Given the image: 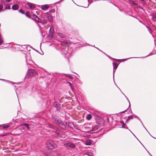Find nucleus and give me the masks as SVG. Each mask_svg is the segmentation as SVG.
Segmentation results:
<instances>
[{
    "label": "nucleus",
    "mask_w": 156,
    "mask_h": 156,
    "mask_svg": "<svg viewBox=\"0 0 156 156\" xmlns=\"http://www.w3.org/2000/svg\"><path fill=\"white\" fill-rule=\"evenodd\" d=\"M143 127L144 128H146L144 126V125H143Z\"/></svg>",
    "instance_id": "c03bdc74"
},
{
    "label": "nucleus",
    "mask_w": 156,
    "mask_h": 156,
    "mask_svg": "<svg viewBox=\"0 0 156 156\" xmlns=\"http://www.w3.org/2000/svg\"><path fill=\"white\" fill-rule=\"evenodd\" d=\"M152 20L156 22V12L152 15Z\"/></svg>",
    "instance_id": "1a4fd4ad"
},
{
    "label": "nucleus",
    "mask_w": 156,
    "mask_h": 156,
    "mask_svg": "<svg viewBox=\"0 0 156 156\" xmlns=\"http://www.w3.org/2000/svg\"><path fill=\"white\" fill-rule=\"evenodd\" d=\"M131 58V57H130V58Z\"/></svg>",
    "instance_id": "4d7b16f0"
},
{
    "label": "nucleus",
    "mask_w": 156,
    "mask_h": 156,
    "mask_svg": "<svg viewBox=\"0 0 156 156\" xmlns=\"http://www.w3.org/2000/svg\"><path fill=\"white\" fill-rule=\"evenodd\" d=\"M19 12L22 14H25L24 12L21 9L19 10Z\"/></svg>",
    "instance_id": "b1692460"
},
{
    "label": "nucleus",
    "mask_w": 156,
    "mask_h": 156,
    "mask_svg": "<svg viewBox=\"0 0 156 156\" xmlns=\"http://www.w3.org/2000/svg\"><path fill=\"white\" fill-rule=\"evenodd\" d=\"M53 129H54L53 131L57 135H59L60 134V130L58 128L56 127H54Z\"/></svg>",
    "instance_id": "423d86ee"
},
{
    "label": "nucleus",
    "mask_w": 156,
    "mask_h": 156,
    "mask_svg": "<svg viewBox=\"0 0 156 156\" xmlns=\"http://www.w3.org/2000/svg\"><path fill=\"white\" fill-rule=\"evenodd\" d=\"M148 133H149V134H150V133H149V132H148Z\"/></svg>",
    "instance_id": "5fc2aeb1"
},
{
    "label": "nucleus",
    "mask_w": 156,
    "mask_h": 156,
    "mask_svg": "<svg viewBox=\"0 0 156 156\" xmlns=\"http://www.w3.org/2000/svg\"><path fill=\"white\" fill-rule=\"evenodd\" d=\"M48 18V20L50 21H51L52 20V18L51 16H49L47 17Z\"/></svg>",
    "instance_id": "412c9836"
},
{
    "label": "nucleus",
    "mask_w": 156,
    "mask_h": 156,
    "mask_svg": "<svg viewBox=\"0 0 156 156\" xmlns=\"http://www.w3.org/2000/svg\"><path fill=\"white\" fill-rule=\"evenodd\" d=\"M27 4L28 5V6H29L30 8L31 9H33L35 7V6L32 3H27Z\"/></svg>",
    "instance_id": "f8f14e48"
},
{
    "label": "nucleus",
    "mask_w": 156,
    "mask_h": 156,
    "mask_svg": "<svg viewBox=\"0 0 156 156\" xmlns=\"http://www.w3.org/2000/svg\"><path fill=\"white\" fill-rule=\"evenodd\" d=\"M54 31V29L52 30L51 28V27L49 29V32H50V34H49L50 35H51V36L53 34V31Z\"/></svg>",
    "instance_id": "dca6fc26"
},
{
    "label": "nucleus",
    "mask_w": 156,
    "mask_h": 156,
    "mask_svg": "<svg viewBox=\"0 0 156 156\" xmlns=\"http://www.w3.org/2000/svg\"><path fill=\"white\" fill-rule=\"evenodd\" d=\"M113 68L116 69L118 67V64L116 62H113Z\"/></svg>",
    "instance_id": "4468645a"
},
{
    "label": "nucleus",
    "mask_w": 156,
    "mask_h": 156,
    "mask_svg": "<svg viewBox=\"0 0 156 156\" xmlns=\"http://www.w3.org/2000/svg\"><path fill=\"white\" fill-rule=\"evenodd\" d=\"M46 145L47 147L49 149H54L55 145L54 142L52 141H49L47 142Z\"/></svg>",
    "instance_id": "f03ea898"
},
{
    "label": "nucleus",
    "mask_w": 156,
    "mask_h": 156,
    "mask_svg": "<svg viewBox=\"0 0 156 156\" xmlns=\"http://www.w3.org/2000/svg\"><path fill=\"white\" fill-rule=\"evenodd\" d=\"M5 8L6 9H10V6L9 5H7Z\"/></svg>",
    "instance_id": "4be33fe9"
},
{
    "label": "nucleus",
    "mask_w": 156,
    "mask_h": 156,
    "mask_svg": "<svg viewBox=\"0 0 156 156\" xmlns=\"http://www.w3.org/2000/svg\"><path fill=\"white\" fill-rule=\"evenodd\" d=\"M91 115L90 114H89L87 116V120H90L91 119Z\"/></svg>",
    "instance_id": "a211bd4d"
},
{
    "label": "nucleus",
    "mask_w": 156,
    "mask_h": 156,
    "mask_svg": "<svg viewBox=\"0 0 156 156\" xmlns=\"http://www.w3.org/2000/svg\"><path fill=\"white\" fill-rule=\"evenodd\" d=\"M58 36H59L60 37L63 38L65 36L64 35V34L62 33H58Z\"/></svg>",
    "instance_id": "f3484780"
},
{
    "label": "nucleus",
    "mask_w": 156,
    "mask_h": 156,
    "mask_svg": "<svg viewBox=\"0 0 156 156\" xmlns=\"http://www.w3.org/2000/svg\"><path fill=\"white\" fill-rule=\"evenodd\" d=\"M67 83H68L69 84V86H70L71 89L72 90H73V87H72V84L71 83V82H67Z\"/></svg>",
    "instance_id": "bb28decb"
},
{
    "label": "nucleus",
    "mask_w": 156,
    "mask_h": 156,
    "mask_svg": "<svg viewBox=\"0 0 156 156\" xmlns=\"http://www.w3.org/2000/svg\"><path fill=\"white\" fill-rule=\"evenodd\" d=\"M72 1H73V0H72Z\"/></svg>",
    "instance_id": "052dcab7"
},
{
    "label": "nucleus",
    "mask_w": 156,
    "mask_h": 156,
    "mask_svg": "<svg viewBox=\"0 0 156 156\" xmlns=\"http://www.w3.org/2000/svg\"><path fill=\"white\" fill-rule=\"evenodd\" d=\"M92 140L88 139H87L86 141L84 142V144L86 145H90L92 144Z\"/></svg>",
    "instance_id": "0eeeda50"
},
{
    "label": "nucleus",
    "mask_w": 156,
    "mask_h": 156,
    "mask_svg": "<svg viewBox=\"0 0 156 156\" xmlns=\"http://www.w3.org/2000/svg\"><path fill=\"white\" fill-rule=\"evenodd\" d=\"M31 18L35 22L41 23L42 20L41 19H39L35 14H33L31 16Z\"/></svg>",
    "instance_id": "7ed1b4c3"
},
{
    "label": "nucleus",
    "mask_w": 156,
    "mask_h": 156,
    "mask_svg": "<svg viewBox=\"0 0 156 156\" xmlns=\"http://www.w3.org/2000/svg\"><path fill=\"white\" fill-rule=\"evenodd\" d=\"M133 115H132L129 116L128 117L127 119L126 120V122H127V123L130 120L133 119Z\"/></svg>",
    "instance_id": "9d476101"
},
{
    "label": "nucleus",
    "mask_w": 156,
    "mask_h": 156,
    "mask_svg": "<svg viewBox=\"0 0 156 156\" xmlns=\"http://www.w3.org/2000/svg\"><path fill=\"white\" fill-rule=\"evenodd\" d=\"M117 125L119 126V127L120 128H125V123L122 121H120L117 122Z\"/></svg>",
    "instance_id": "39448f33"
},
{
    "label": "nucleus",
    "mask_w": 156,
    "mask_h": 156,
    "mask_svg": "<svg viewBox=\"0 0 156 156\" xmlns=\"http://www.w3.org/2000/svg\"><path fill=\"white\" fill-rule=\"evenodd\" d=\"M9 127V126L8 125H7V124L5 125H3V128L4 129L7 128Z\"/></svg>",
    "instance_id": "aec40b11"
},
{
    "label": "nucleus",
    "mask_w": 156,
    "mask_h": 156,
    "mask_svg": "<svg viewBox=\"0 0 156 156\" xmlns=\"http://www.w3.org/2000/svg\"><path fill=\"white\" fill-rule=\"evenodd\" d=\"M126 59H124L123 60H125Z\"/></svg>",
    "instance_id": "6e6d98bb"
},
{
    "label": "nucleus",
    "mask_w": 156,
    "mask_h": 156,
    "mask_svg": "<svg viewBox=\"0 0 156 156\" xmlns=\"http://www.w3.org/2000/svg\"><path fill=\"white\" fill-rule=\"evenodd\" d=\"M148 133H149V134H150V133H149V132H148Z\"/></svg>",
    "instance_id": "864d4df0"
},
{
    "label": "nucleus",
    "mask_w": 156,
    "mask_h": 156,
    "mask_svg": "<svg viewBox=\"0 0 156 156\" xmlns=\"http://www.w3.org/2000/svg\"><path fill=\"white\" fill-rule=\"evenodd\" d=\"M69 147H70L71 148H74L75 147V145H74V144H73L72 143H70Z\"/></svg>",
    "instance_id": "2eb2a0df"
},
{
    "label": "nucleus",
    "mask_w": 156,
    "mask_h": 156,
    "mask_svg": "<svg viewBox=\"0 0 156 156\" xmlns=\"http://www.w3.org/2000/svg\"><path fill=\"white\" fill-rule=\"evenodd\" d=\"M145 129H146V130L147 131V132H148V131H147V129H146V128H145Z\"/></svg>",
    "instance_id": "de8ad7c7"
},
{
    "label": "nucleus",
    "mask_w": 156,
    "mask_h": 156,
    "mask_svg": "<svg viewBox=\"0 0 156 156\" xmlns=\"http://www.w3.org/2000/svg\"><path fill=\"white\" fill-rule=\"evenodd\" d=\"M19 8V6L17 5H13L12 7V9L14 10H17Z\"/></svg>",
    "instance_id": "ddd939ff"
},
{
    "label": "nucleus",
    "mask_w": 156,
    "mask_h": 156,
    "mask_svg": "<svg viewBox=\"0 0 156 156\" xmlns=\"http://www.w3.org/2000/svg\"><path fill=\"white\" fill-rule=\"evenodd\" d=\"M25 15L28 17L29 18H31V17H30V13L28 11L27 12H26V13L25 14Z\"/></svg>",
    "instance_id": "6ab92c4d"
},
{
    "label": "nucleus",
    "mask_w": 156,
    "mask_h": 156,
    "mask_svg": "<svg viewBox=\"0 0 156 156\" xmlns=\"http://www.w3.org/2000/svg\"><path fill=\"white\" fill-rule=\"evenodd\" d=\"M133 115V116H134L138 120H139L140 121V122H141V121L140 120V119L137 116H136L135 115Z\"/></svg>",
    "instance_id": "c85d7f7f"
},
{
    "label": "nucleus",
    "mask_w": 156,
    "mask_h": 156,
    "mask_svg": "<svg viewBox=\"0 0 156 156\" xmlns=\"http://www.w3.org/2000/svg\"><path fill=\"white\" fill-rule=\"evenodd\" d=\"M69 143H66L64 144V146L67 147H69Z\"/></svg>",
    "instance_id": "a878e982"
},
{
    "label": "nucleus",
    "mask_w": 156,
    "mask_h": 156,
    "mask_svg": "<svg viewBox=\"0 0 156 156\" xmlns=\"http://www.w3.org/2000/svg\"><path fill=\"white\" fill-rule=\"evenodd\" d=\"M27 124L25 123H23L21 124V126H27Z\"/></svg>",
    "instance_id": "cd10ccee"
},
{
    "label": "nucleus",
    "mask_w": 156,
    "mask_h": 156,
    "mask_svg": "<svg viewBox=\"0 0 156 156\" xmlns=\"http://www.w3.org/2000/svg\"><path fill=\"white\" fill-rule=\"evenodd\" d=\"M3 9V6L2 5H0V11Z\"/></svg>",
    "instance_id": "473e14b6"
},
{
    "label": "nucleus",
    "mask_w": 156,
    "mask_h": 156,
    "mask_svg": "<svg viewBox=\"0 0 156 156\" xmlns=\"http://www.w3.org/2000/svg\"><path fill=\"white\" fill-rule=\"evenodd\" d=\"M0 80H4V79H0Z\"/></svg>",
    "instance_id": "a19ab883"
},
{
    "label": "nucleus",
    "mask_w": 156,
    "mask_h": 156,
    "mask_svg": "<svg viewBox=\"0 0 156 156\" xmlns=\"http://www.w3.org/2000/svg\"><path fill=\"white\" fill-rule=\"evenodd\" d=\"M126 110H125L124 111H123V112H121V113H123L125 112H126Z\"/></svg>",
    "instance_id": "58836bf2"
},
{
    "label": "nucleus",
    "mask_w": 156,
    "mask_h": 156,
    "mask_svg": "<svg viewBox=\"0 0 156 156\" xmlns=\"http://www.w3.org/2000/svg\"><path fill=\"white\" fill-rule=\"evenodd\" d=\"M98 126H93L92 128V131H94V133H96L98 132Z\"/></svg>",
    "instance_id": "6e6552de"
},
{
    "label": "nucleus",
    "mask_w": 156,
    "mask_h": 156,
    "mask_svg": "<svg viewBox=\"0 0 156 156\" xmlns=\"http://www.w3.org/2000/svg\"><path fill=\"white\" fill-rule=\"evenodd\" d=\"M55 9H52L50 11V12L53 13V12H55Z\"/></svg>",
    "instance_id": "7c9ffc66"
},
{
    "label": "nucleus",
    "mask_w": 156,
    "mask_h": 156,
    "mask_svg": "<svg viewBox=\"0 0 156 156\" xmlns=\"http://www.w3.org/2000/svg\"><path fill=\"white\" fill-rule=\"evenodd\" d=\"M145 129H146V130L147 131V132H148V131H147V129H146V128H145Z\"/></svg>",
    "instance_id": "49530a36"
},
{
    "label": "nucleus",
    "mask_w": 156,
    "mask_h": 156,
    "mask_svg": "<svg viewBox=\"0 0 156 156\" xmlns=\"http://www.w3.org/2000/svg\"><path fill=\"white\" fill-rule=\"evenodd\" d=\"M66 76L68 77L69 78L71 79H73V77L70 76L68 74H66Z\"/></svg>",
    "instance_id": "393cba45"
},
{
    "label": "nucleus",
    "mask_w": 156,
    "mask_h": 156,
    "mask_svg": "<svg viewBox=\"0 0 156 156\" xmlns=\"http://www.w3.org/2000/svg\"><path fill=\"white\" fill-rule=\"evenodd\" d=\"M143 127L144 128H146L144 126V125H143Z\"/></svg>",
    "instance_id": "a18cd8bd"
},
{
    "label": "nucleus",
    "mask_w": 156,
    "mask_h": 156,
    "mask_svg": "<svg viewBox=\"0 0 156 156\" xmlns=\"http://www.w3.org/2000/svg\"><path fill=\"white\" fill-rule=\"evenodd\" d=\"M148 133H149V134H150V133H149V132H148Z\"/></svg>",
    "instance_id": "603ef678"
},
{
    "label": "nucleus",
    "mask_w": 156,
    "mask_h": 156,
    "mask_svg": "<svg viewBox=\"0 0 156 156\" xmlns=\"http://www.w3.org/2000/svg\"><path fill=\"white\" fill-rule=\"evenodd\" d=\"M128 101L129 102V106H130V102H129V100H128Z\"/></svg>",
    "instance_id": "ea45409f"
},
{
    "label": "nucleus",
    "mask_w": 156,
    "mask_h": 156,
    "mask_svg": "<svg viewBox=\"0 0 156 156\" xmlns=\"http://www.w3.org/2000/svg\"><path fill=\"white\" fill-rule=\"evenodd\" d=\"M126 128L128 129V128L127 127Z\"/></svg>",
    "instance_id": "3c124183"
},
{
    "label": "nucleus",
    "mask_w": 156,
    "mask_h": 156,
    "mask_svg": "<svg viewBox=\"0 0 156 156\" xmlns=\"http://www.w3.org/2000/svg\"><path fill=\"white\" fill-rule=\"evenodd\" d=\"M129 130L134 135V136L136 138H137L136 137V136H135V135L129 129Z\"/></svg>",
    "instance_id": "e433bc0d"
},
{
    "label": "nucleus",
    "mask_w": 156,
    "mask_h": 156,
    "mask_svg": "<svg viewBox=\"0 0 156 156\" xmlns=\"http://www.w3.org/2000/svg\"><path fill=\"white\" fill-rule=\"evenodd\" d=\"M36 74V73L35 70L30 69L28 70V75L29 76H32Z\"/></svg>",
    "instance_id": "20e7f679"
},
{
    "label": "nucleus",
    "mask_w": 156,
    "mask_h": 156,
    "mask_svg": "<svg viewBox=\"0 0 156 156\" xmlns=\"http://www.w3.org/2000/svg\"><path fill=\"white\" fill-rule=\"evenodd\" d=\"M52 121L53 123L61 126L63 128H65L66 127L63 122L58 119L57 117H52Z\"/></svg>",
    "instance_id": "f257e3e1"
},
{
    "label": "nucleus",
    "mask_w": 156,
    "mask_h": 156,
    "mask_svg": "<svg viewBox=\"0 0 156 156\" xmlns=\"http://www.w3.org/2000/svg\"><path fill=\"white\" fill-rule=\"evenodd\" d=\"M26 127H27V129H28V130H29V124H27V126H26Z\"/></svg>",
    "instance_id": "c9c22d12"
},
{
    "label": "nucleus",
    "mask_w": 156,
    "mask_h": 156,
    "mask_svg": "<svg viewBox=\"0 0 156 156\" xmlns=\"http://www.w3.org/2000/svg\"><path fill=\"white\" fill-rule=\"evenodd\" d=\"M97 49H98L99 50V49L98 48H96Z\"/></svg>",
    "instance_id": "8fccbe9b"
},
{
    "label": "nucleus",
    "mask_w": 156,
    "mask_h": 156,
    "mask_svg": "<svg viewBox=\"0 0 156 156\" xmlns=\"http://www.w3.org/2000/svg\"><path fill=\"white\" fill-rule=\"evenodd\" d=\"M49 7L48 5H45L42 6L41 9L42 10H44L48 8Z\"/></svg>",
    "instance_id": "9b49d317"
},
{
    "label": "nucleus",
    "mask_w": 156,
    "mask_h": 156,
    "mask_svg": "<svg viewBox=\"0 0 156 156\" xmlns=\"http://www.w3.org/2000/svg\"><path fill=\"white\" fill-rule=\"evenodd\" d=\"M1 26V24H0V26Z\"/></svg>",
    "instance_id": "13d9d810"
},
{
    "label": "nucleus",
    "mask_w": 156,
    "mask_h": 156,
    "mask_svg": "<svg viewBox=\"0 0 156 156\" xmlns=\"http://www.w3.org/2000/svg\"><path fill=\"white\" fill-rule=\"evenodd\" d=\"M140 122L141 123V124H142V126H143V125H143V123L142 122Z\"/></svg>",
    "instance_id": "37998d69"
},
{
    "label": "nucleus",
    "mask_w": 156,
    "mask_h": 156,
    "mask_svg": "<svg viewBox=\"0 0 156 156\" xmlns=\"http://www.w3.org/2000/svg\"><path fill=\"white\" fill-rule=\"evenodd\" d=\"M132 3L135 5H137V3H136L134 1H133L132 2Z\"/></svg>",
    "instance_id": "2f4dec72"
},
{
    "label": "nucleus",
    "mask_w": 156,
    "mask_h": 156,
    "mask_svg": "<svg viewBox=\"0 0 156 156\" xmlns=\"http://www.w3.org/2000/svg\"><path fill=\"white\" fill-rule=\"evenodd\" d=\"M11 0H5V1L6 2H9Z\"/></svg>",
    "instance_id": "4c0bfd02"
},
{
    "label": "nucleus",
    "mask_w": 156,
    "mask_h": 156,
    "mask_svg": "<svg viewBox=\"0 0 156 156\" xmlns=\"http://www.w3.org/2000/svg\"><path fill=\"white\" fill-rule=\"evenodd\" d=\"M66 51V53H65V54H66V55H68V54H70V53H69V52H67Z\"/></svg>",
    "instance_id": "f704fd0d"
},
{
    "label": "nucleus",
    "mask_w": 156,
    "mask_h": 156,
    "mask_svg": "<svg viewBox=\"0 0 156 156\" xmlns=\"http://www.w3.org/2000/svg\"><path fill=\"white\" fill-rule=\"evenodd\" d=\"M141 1H143V2H144L145 1L144 0H141Z\"/></svg>",
    "instance_id": "79ce46f5"
},
{
    "label": "nucleus",
    "mask_w": 156,
    "mask_h": 156,
    "mask_svg": "<svg viewBox=\"0 0 156 156\" xmlns=\"http://www.w3.org/2000/svg\"><path fill=\"white\" fill-rule=\"evenodd\" d=\"M155 1H156V0H155Z\"/></svg>",
    "instance_id": "bf43d9fd"
},
{
    "label": "nucleus",
    "mask_w": 156,
    "mask_h": 156,
    "mask_svg": "<svg viewBox=\"0 0 156 156\" xmlns=\"http://www.w3.org/2000/svg\"><path fill=\"white\" fill-rule=\"evenodd\" d=\"M88 4H90L92 2V0H88Z\"/></svg>",
    "instance_id": "72a5a7b5"
},
{
    "label": "nucleus",
    "mask_w": 156,
    "mask_h": 156,
    "mask_svg": "<svg viewBox=\"0 0 156 156\" xmlns=\"http://www.w3.org/2000/svg\"><path fill=\"white\" fill-rule=\"evenodd\" d=\"M90 4H88V6H87V7L88 6H89V5H90Z\"/></svg>",
    "instance_id": "09e8293b"
},
{
    "label": "nucleus",
    "mask_w": 156,
    "mask_h": 156,
    "mask_svg": "<svg viewBox=\"0 0 156 156\" xmlns=\"http://www.w3.org/2000/svg\"><path fill=\"white\" fill-rule=\"evenodd\" d=\"M116 69H114V68L113 69V79H114V74H115V71Z\"/></svg>",
    "instance_id": "5701e85b"
},
{
    "label": "nucleus",
    "mask_w": 156,
    "mask_h": 156,
    "mask_svg": "<svg viewBox=\"0 0 156 156\" xmlns=\"http://www.w3.org/2000/svg\"><path fill=\"white\" fill-rule=\"evenodd\" d=\"M3 41V40L1 39V37H0V45H1L2 44V43Z\"/></svg>",
    "instance_id": "c756f323"
}]
</instances>
